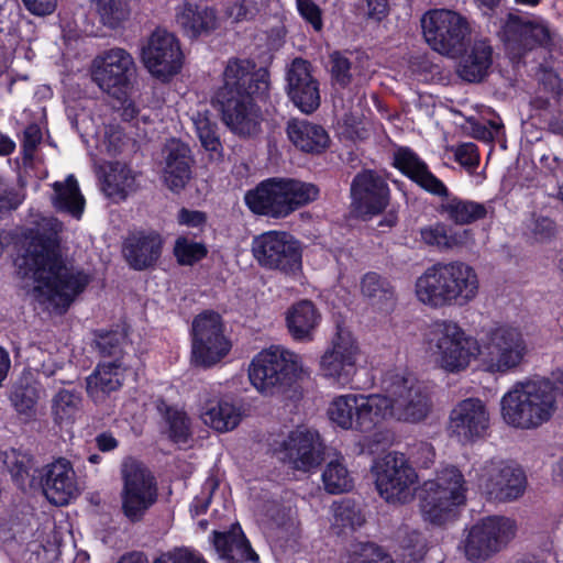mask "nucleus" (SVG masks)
<instances>
[{"label":"nucleus","instance_id":"obj_20","mask_svg":"<svg viewBox=\"0 0 563 563\" xmlns=\"http://www.w3.org/2000/svg\"><path fill=\"white\" fill-rule=\"evenodd\" d=\"M93 63L92 79L102 90L114 97L125 93L135 71L133 57L128 51L110 48Z\"/></svg>","mask_w":563,"mask_h":563},{"label":"nucleus","instance_id":"obj_23","mask_svg":"<svg viewBox=\"0 0 563 563\" xmlns=\"http://www.w3.org/2000/svg\"><path fill=\"white\" fill-rule=\"evenodd\" d=\"M164 240L155 230H134L122 243V254L129 267L134 271L153 268L163 253Z\"/></svg>","mask_w":563,"mask_h":563},{"label":"nucleus","instance_id":"obj_3","mask_svg":"<svg viewBox=\"0 0 563 563\" xmlns=\"http://www.w3.org/2000/svg\"><path fill=\"white\" fill-rule=\"evenodd\" d=\"M60 241L53 229L31 231L22 256L24 275L45 289L47 301L58 314L68 311L75 299L90 284V275L82 269L67 268L60 254Z\"/></svg>","mask_w":563,"mask_h":563},{"label":"nucleus","instance_id":"obj_51","mask_svg":"<svg viewBox=\"0 0 563 563\" xmlns=\"http://www.w3.org/2000/svg\"><path fill=\"white\" fill-rule=\"evenodd\" d=\"M95 346L103 357L117 356L122 352V334L117 330L95 331Z\"/></svg>","mask_w":563,"mask_h":563},{"label":"nucleus","instance_id":"obj_1","mask_svg":"<svg viewBox=\"0 0 563 563\" xmlns=\"http://www.w3.org/2000/svg\"><path fill=\"white\" fill-rule=\"evenodd\" d=\"M384 395L336 396L328 409L329 419L343 430L372 432L387 417L420 422L431 409L429 393L410 373L389 371L383 378Z\"/></svg>","mask_w":563,"mask_h":563},{"label":"nucleus","instance_id":"obj_40","mask_svg":"<svg viewBox=\"0 0 563 563\" xmlns=\"http://www.w3.org/2000/svg\"><path fill=\"white\" fill-rule=\"evenodd\" d=\"M192 123L201 146L208 152L221 153L223 146L213 114L209 110L197 111L192 115Z\"/></svg>","mask_w":563,"mask_h":563},{"label":"nucleus","instance_id":"obj_38","mask_svg":"<svg viewBox=\"0 0 563 563\" xmlns=\"http://www.w3.org/2000/svg\"><path fill=\"white\" fill-rule=\"evenodd\" d=\"M55 196L53 205L58 211L67 212L79 219L84 212L85 198L80 192L78 181L74 175H68L64 183L53 184Z\"/></svg>","mask_w":563,"mask_h":563},{"label":"nucleus","instance_id":"obj_44","mask_svg":"<svg viewBox=\"0 0 563 563\" xmlns=\"http://www.w3.org/2000/svg\"><path fill=\"white\" fill-rule=\"evenodd\" d=\"M103 25L118 29L130 15L129 0H95Z\"/></svg>","mask_w":563,"mask_h":563},{"label":"nucleus","instance_id":"obj_41","mask_svg":"<svg viewBox=\"0 0 563 563\" xmlns=\"http://www.w3.org/2000/svg\"><path fill=\"white\" fill-rule=\"evenodd\" d=\"M324 489L332 495L342 494L353 488V478L346 466L339 460L331 461L322 472Z\"/></svg>","mask_w":563,"mask_h":563},{"label":"nucleus","instance_id":"obj_62","mask_svg":"<svg viewBox=\"0 0 563 563\" xmlns=\"http://www.w3.org/2000/svg\"><path fill=\"white\" fill-rule=\"evenodd\" d=\"M42 141L41 129L36 124H30L23 132L21 146L24 157H32Z\"/></svg>","mask_w":563,"mask_h":563},{"label":"nucleus","instance_id":"obj_15","mask_svg":"<svg viewBox=\"0 0 563 563\" xmlns=\"http://www.w3.org/2000/svg\"><path fill=\"white\" fill-rule=\"evenodd\" d=\"M515 521L499 516L481 519L471 527L463 542L464 553L471 562H483L499 552L515 536Z\"/></svg>","mask_w":563,"mask_h":563},{"label":"nucleus","instance_id":"obj_31","mask_svg":"<svg viewBox=\"0 0 563 563\" xmlns=\"http://www.w3.org/2000/svg\"><path fill=\"white\" fill-rule=\"evenodd\" d=\"M321 313L313 301L300 299L286 311V327L290 336L297 342H311L321 322Z\"/></svg>","mask_w":563,"mask_h":563},{"label":"nucleus","instance_id":"obj_50","mask_svg":"<svg viewBox=\"0 0 563 563\" xmlns=\"http://www.w3.org/2000/svg\"><path fill=\"white\" fill-rule=\"evenodd\" d=\"M329 58L332 85L341 89L347 88L353 80L352 62L339 51L331 53Z\"/></svg>","mask_w":563,"mask_h":563},{"label":"nucleus","instance_id":"obj_54","mask_svg":"<svg viewBox=\"0 0 563 563\" xmlns=\"http://www.w3.org/2000/svg\"><path fill=\"white\" fill-rule=\"evenodd\" d=\"M262 515L268 525L279 529H284L290 521L289 509L277 500L265 501L262 506Z\"/></svg>","mask_w":563,"mask_h":563},{"label":"nucleus","instance_id":"obj_63","mask_svg":"<svg viewBox=\"0 0 563 563\" xmlns=\"http://www.w3.org/2000/svg\"><path fill=\"white\" fill-rule=\"evenodd\" d=\"M20 200L13 187L0 177V216L4 212L16 209Z\"/></svg>","mask_w":563,"mask_h":563},{"label":"nucleus","instance_id":"obj_14","mask_svg":"<svg viewBox=\"0 0 563 563\" xmlns=\"http://www.w3.org/2000/svg\"><path fill=\"white\" fill-rule=\"evenodd\" d=\"M140 56L147 71L162 82L179 74L185 59L178 37L159 27L143 43Z\"/></svg>","mask_w":563,"mask_h":563},{"label":"nucleus","instance_id":"obj_4","mask_svg":"<svg viewBox=\"0 0 563 563\" xmlns=\"http://www.w3.org/2000/svg\"><path fill=\"white\" fill-rule=\"evenodd\" d=\"M475 269L463 262L437 263L416 280V296L431 308L463 307L478 292Z\"/></svg>","mask_w":563,"mask_h":563},{"label":"nucleus","instance_id":"obj_12","mask_svg":"<svg viewBox=\"0 0 563 563\" xmlns=\"http://www.w3.org/2000/svg\"><path fill=\"white\" fill-rule=\"evenodd\" d=\"M421 27L432 49L445 55H461L466 51L471 27L465 16L448 9H434L423 14Z\"/></svg>","mask_w":563,"mask_h":563},{"label":"nucleus","instance_id":"obj_48","mask_svg":"<svg viewBox=\"0 0 563 563\" xmlns=\"http://www.w3.org/2000/svg\"><path fill=\"white\" fill-rule=\"evenodd\" d=\"M40 395L35 386L31 384H18L13 387L10 400L20 415L31 417L35 413Z\"/></svg>","mask_w":563,"mask_h":563},{"label":"nucleus","instance_id":"obj_30","mask_svg":"<svg viewBox=\"0 0 563 563\" xmlns=\"http://www.w3.org/2000/svg\"><path fill=\"white\" fill-rule=\"evenodd\" d=\"M216 550L227 563H258L260 556L253 550L241 526L234 523L230 530L213 532Z\"/></svg>","mask_w":563,"mask_h":563},{"label":"nucleus","instance_id":"obj_6","mask_svg":"<svg viewBox=\"0 0 563 563\" xmlns=\"http://www.w3.org/2000/svg\"><path fill=\"white\" fill-rule=\"evenodd\" d=\"M467 482L456 466H446L424 482L420 493L423 520L435 527L455 521L467 500Z\"/></svg>","mask_w":563,"mask_h":563},{"label":"nucleus","instance_id":"obj_37","mask_svg":"<svg viewBox=\"0 0 563 563\" xmlns=\"http://www.w3.org/2000/svg\"><path fill=\"white\" fill-rule=\"evenodd\" d=\"M439 197L445 199L440 205V212L455 224H471L484 219L487 214L483 203L462 199L452 195L449 189L446 196Z\"/></svg>","mask_w":563,"mask_h":563},{"label":"nucleus","instance_id":"obj_55","mask_svg":"<svg viewBox=\"0 0 563 563\" xmlns=\"http://www.w3.org/2000/svg\"><path fill=\"white\" fill-rule=\"evenodd\" d=\"M31 462V456L18 453L15 450H12L11 455H7L4 461L12 478L20 483H24L30 476Z\"/></svg>","mask_w":563,"mask_h":563},{"label":"nucleus","instance_id":"obj_10","mask_svg":"<svg viewBox=\"0 0 563 563\" xmlns=\"http://www.w3.org/2000/svg\"><path fill=\"white\" fill-rule=\"evenodd\" d=\"M121 477L123 483L120 493L122 514L130 522H140L157 501L156 478L147 466L133 457H129L122 463Z\"/></svg>","mask_w":563,"mask_h":563},{"label":"nucleus","instance_id":"obj_13","mask_svg":"<svg viewBox=\"0 0 563 563\" xmlns=\"http://www.w3.org/2000/svg\"><path fill=\"white\" fill-rule=\"evenodd\" d=\"M372 470L382 498L387 503L399 504L409 500L418 474L404 453L388 452L374 463Z\"/></svg>","mask_w":563,"mask_h":563},{"label":"nucleus","instance_id":"obj_58","mask_svg":"<svg viewBox=\"0 0 563 563\" xmlns=\"http://www.w3.org/2000/svg\"><path fill=\"white\" fill-rule=\"evenodd\" d=\"M421 239L424 243L438 247H451V238L448 235L446 227L443 223H437L421 229Z\"/></svg>","mask_w":563,"mask_h":563},{"label":"nucleus","instance_id":"obj_27","mask_svg":"<svg viewBox=\"0 0 563 563\" xmlns=\"http://www.w3.org/2000/svg\"><path fill=\"white\" fill-rule=\"evenodd\" d=\"M175 20L184 36L191 40L210 35L218 26V16L213 8L190 1H185L176 8Z\"/></svg>","mask_w":563,"mask_h":563},{"label":"nucleus","instance_id":"obj_17","mask_svg":"<svg viewBox=\"0 0 563 563\" xmlns=\"http://www.w3.org/2000/svg\"><path fill=\"white\" fill-rule=\"evenodd\" d=\"M350 196L351 213L364 221L384 213L391 199L387 181L373 169H363L353 177Z\"/></svg>","mask_w":563,"mask_h":563},{"label":"nucleus","instance_id":"obj_33","mask_svg":"<svg viewBox=\"0 0 563 563\" xmlns=\"http://www.w3.org/2000/svg\"><path fill=\"white\" fill-rule=\"evenodd\" d=\"M493 64V47L487 38L476 40L470 53L462 59L457 73L468 82H479Z\"/></svg>","mask_w":563,"mask_h":563},{"label":"nucleus","instance_id":"obj_34","mask_svg":"<svg viewBox=\"0 0 563 563\" xmlns=\"http://www.w3.org/2000/svg\"><path fill=\"white\" fill-rule=\"evenodd\" d=\"M156 409L164 421L167 439L172 443L187 444L192 439L191 419L184 408L169 405L165 399H158Z\"/></svg>","mask_w":563,"mask_h":563},{"label":"nucleus","instance_id":"obj_26","mask_svg":"<svg viewBox=\"0 0 563 563\" xmlns=\"http://www.w3.org/2000/svg\"><path fill=\"white\" fill-rule=\"evenodd\" d=\"M391 165L428 194L448 195L446 185L430 170L428 164L412 148L399 146L393 154Z\"/></svg>","mask_w":563,"mask_h":563},{"label":"nucleus","instance_id":"obj_28","mask_svg":"<svg viewBox=\"0 0 563 563\" xmlns=\"http://www.w3.org/2000/svg\"><path fill=\"white\" fill-rule=\"evenodd\" d=\"M527 477L518 465L503 464L494 471L486 483V492L492 499L511 501L523 495Z\"/></svg>","mask_w":563,"mask_h":563},{"label":"nucleus","instance_id":"obj_53","mask_svg":"<svg viewBox=\"0 0 563 563\" xmlns=\"http://www.w3.org/2000/svg\"><path fill=\"white\" fill-rule=\"evenodd\" d=\"M219 482L214 477H208L201 487V492L190 504V514L192 517L205 515L212 500L213 493L218 489Z\"/></svg>","mask_w":563,"mask_h":563},{"label":"nucleus","instance_id":"obj_36","mask_svg":"<svg viewBox=\"0 0 563 563\" xmlns=\"http://www.w3.org/2000/svg\"><path fill=\"white\" fill-rule=\"evenodd\" d=\"M123 368L119 360L99 363L87 377V393L92 398L109 396L123 385Z\"/></svg>","mask_w":563,"mask_h":563},{"label":"nucleus","instance_id":"obj_46","mask_svg":"<svg viewBox=\"0 0 563 563\" xmlns=\"http://www.w3.org/2000/svg\"><path fill=\"white\" fill-rule=\"evenodd\" d=\"M345 563H394L390 555L374 542H360L350 551Z\"/></svg>","mask_w":563,"mask_h":563},{"label":"nucleus","instance_id":"obj_61","mask_svg":"<svg viewBox=\"0 0 563 563\" xmlns=\"http://www.w3.org/2000/svg\"><path fill=\"white\" fill-rule=\"evenodd\" d=\"M356 7L364 10L365 18L378 22L388 14V0H360Z\"/></svg>","mask_w":563,"mask_h":563},{"label":"nucleus","instance_id":"obj_52","mask_svg":"<svg viewBox=\"0 0 563 563\" xmlns=\"http://www.w3.org/2000/svg\"><path fill=\"white\" fill-rule=\"evenodd\" d=\"M130 170L121 169L119 173L112 170L103 178V190L107 196L112 198L125 199L128 189L134 181V178L129 175Z\"/></svg>","mask_w":563,"mask_h":563},{"label":"nucleus","instance_id":"obj_25","mask_svg":"<svg viewBox=\"0 0 563 563\" xmlns=\"http://www.w3.org/2000/svg\"><path fill=\"white\" fill-rule=\"evenodd\" d=\"M38 477L43 494L54 505H67L77 494L76 474L66 459L60 457L43 466Z\"/></svg>","mask_w":563,"mask_h":563},{"label":"nucleus","instance_id":"obj_47","mask_svg":"<svg viewBox=\"0 0 563 563\" xmlns=\"http://www.w3.org/2000/svg\"><path fill=\"white\" fill-rule=\"evenodd\" d=\"M81 398L78 393L60 389L52 400V413L57 423L70 420L78 408Z\"/></svg>","mask_w":563,"mask_h":563},{"label":"nucleus","instance_id":"obj_60","mask_svg":"<svg viewBox=\"0 0 563 563\" xmlns=\"http://www.w3.org/2000/svg\"><path fill=\"white\" fill-rule=\"evenodd\" d=\"M208 221L207 213L200 210H190L185 207L180 208L177 213V222L179 225L187 228L203 230Z\"/></svg>","mask_w":563,"mask_h":563},{"label":"nucleus","instance_id":"obj_45","mask_svg":"<svg viewBox=\"0 0 563 563\" xmlns=\"http://www.w3.org/2000/svg\"><path fill=\"white\" fill-rule=\"evenodd\" d=\"M173 254L180 266H194L208 255V247L203 242L178 236L174 244Z\"/></svg>","mask_w":563,"mask_h":563},{"label":"nucleus","instance_id":"obj_16","mask_svg":"<svg viewBox=\"0 0 563 563\" xmlns=\"http://www.w3.org/2000/svg\"><path fill=\"white\" fill-rule=\"evenodd\" d=\"M528 353L522 333L512 327L501 325L487 334L483 361L490 373L506 374L518 368Z\"/></svg>","mask_w":563,"mask_h":563},{"label":"nucleus","instance_id":"obj_42","mask_svg":"<svg viewBox=\"0 0 563 563\" xmlns=\"http://www.w3.org/2000/svg\"><path fill=\"white\" fill-rule=\"evenodd\" d=\"M399 549L402 563H423L428 541L421 531L410 530L400 538Z\"/></svg>","mask_w":563,"mask_h":563},{"label":"nucleus","instance_id":"obj_64","mask_svg":"<svg viewBox=\"0 0 563 563\" xmlns=\"http://www.w3.org/2000/svg\"><path fill=\"white\" fill-rule=\"evenodd\" d=\"M22 2L31 14L37 16L49 15L57 7V0H22Z\"/></svg>","mask_w":563,"mask_h":563},{"label":"nucleus","instance_id":"obj_11","mask_svg":"<svg viewBox=\"0 0 563 563\" xmlns=\"http://www.w3.org/2000/svg\"><path fill=\"white\" fill-rule=\"evenodd\" d=\"M191 363L205 369L219 364L232 349L231 340L224 334L221 314L207 309L198 313L191 323Z\"/></svg>","mask_w":563,"mask_h":563},{"label":"nucleus","instance_id":"obj_59","mask_svg":"<svg viewBox=\"0 0 563 563\" xmlns=\"http://www.w3.org/2000/svg\"><path fill=\"white\" fill-rule=\"evenodd\" d=\"M454 159L464 167H477L479 164V153L477 145L472 142L457 145L454 151Z\"/></svg>","mask_w":563,"mask_h":563},{"label":"nucleus","instance_id":"obj_8","mask_svg":"<svg viewBox=\"0 0 563 563\" xmlns=\"http://www.w3.org/2000/svg\"><path fill=\"white\" fill-rule=\"evenodd\" d=\"M301 357L279 346H272L254 356L249 369L252 385L262 394L275 395L286 391L300 379Z\"/></svg>","mask_w":563,"mask_h":563},{"label":"nucleus","instance_id":"obj_56","mask_svg":"<svg viewBox=\"0 0 563 563\" xmlns=\"http://www.w3.org/2000/svg\"><path fill=\"white\" fill-rule=\"evenodd\" d=\"M256 3L252 0H228L225 14L234 22L250 21L257 14Z\"/></svg>","mask_w":563,"mask_h":563},{"label":"nucleus","instance_id":"obj_57","mask_svg":"<svg viewBox=\"0 0 563 563\" xmlns=\"http://www.w3.org/2000/svg\"><path fill=\"white\" fill-rule=\"evenodd\" d=\"M300 16L309 23L316 32L323 29L322 10L313 0H296Z\"/></svg>","mask_w":563,"mask_h":563},{"label":"nucleus","instance_id":"obj_24","mask_svg":"<svg viewBox=\"0 0 563 563\" xmlns=\"http://www.w3.org/2000/svg\"><path fill=\"white\" fill-rule=\"evenodd\" d=\"M282 446L288 462L298 471L309 472L323 461L324 445L318 431L292 430Z\"/></svg>","mask_w":563,"mask_h":563},{"label":"nucleus","instance_id":"obj_22","mask_svg":"<svg viewBox=\"0 0 563 563\" xmlns=\"http://www.w3.org/2000/svg\"><path fill=\"white\" fill-rule=\"evenodd\" d=\"M489 427V413L479 398L460 401L450 413L449 430L460 442L483 438Z\"/></svg>","mask_w":563,"mask_h":563},{"label":"nucleus","instance_id":"obj_21","mask_svg":"<svg viewBox=\"0 0 563 563\" xmlns=\"http://www.w3.org/2000/svg\"><path fill=\"white\" fill-rule=\"evenodd\" d=\"M286 81L288 98L302 113H313L320 107V85L309 60L296 57L287 69Z\"/></svg>","mask_w":563,"mask_h":563},{"label":"nucleus","instance_id":"obj_7","mask_svg":"<svg viewBox=\"0 0 563 563\" xmlns=\"http://www.w3.org/2000/svg\"><path fill=\"white\" fill-rule=\"evenodd\" d=\"M545 382L519 383L508 390L500 400L504 421L514 428L530 430L548 422L556 406Z\"/></svg>","mask_w":563,"mask_h":563},{"label":"nucleus","instance_id":"obj_32","mask_svg":"<svg viewBox=\"0 0 563 563\" xmlns=\"http://www.w3.org/2000/svg\"><path fill=\"white\" fill-rule=\"evenodd\" d=\"M287 135L290 142L305 153H323L330 144V136L324 128L308 120L289 121Z\"/></svg>","mask_w":563,"mask_h":563},{"label":"nucleus","instance_id":"obj_43","mask_svg":"<svg viewBox=\"0 0 563 563\" xmlns=\"http://www.w3.org/2000/svg\"><path fill=\"white\" fill-rule=\"evenodd\" d=\"M333 525L344 529L355 530L365 522V518L357 504L351 498H343L332 505Z\"/></svg>","mask_w":563,"mask_h":563},{"label":"nucleus","instance_id":"obj_19","mask_svg":"<svg viewBox=\"0 0 563 563\" xmlns=\"http://www.w3.org/2000/svg\"><path fill=\"white\" fill-rule=\"evenodd\" d=\"M357 341L351 332L338 329L331 346L320 360V373L341 386L347 385L356 371Z\"/></svg>","mask_w":563,"mask_h":563},{"label":"nucleus","instance_id":"obj_5","mask_svg":"<svg viewBox=\"0 0 563 563\" xmlns=\"http://www.w3.org/2000/svg\"><path fill=\"white\" fill-rule=\"evenodd\" d=\"M317 185L290 177H269L244 194L246 208L257 217L285 219L300 208L316 201Z\"/></svg>","mask_w":563,"mask_h":563},{"label":"nucleus","instance_id":"obj_18","mask_svg":"<svg viewBox=\"0 0 563 563\" xmlns=\"http://www.w3.org/2000/svg\"><path fill=\"white\" fill-rule=\"evenodd\" d=\"M479 352L477 340L467 335L456 322L443 321L439 325L435 354L440 367L444 371L459 373L465 369Z\"/></svg>","mask_w":563,"mask_h":563},{"label":"nucleus","instance_id":"obj_35","mask_svg":"<svg viewBox=\"0 0 563 563\" xmlns=\"http://www.w3.org/2000/svg\"><path fill=\"white\" fill-rule=\"evenodd\" d=\"M201 419L213 430L228 432L240 424L242 412L232 401L223 398L210 399L202 407Z\"/></svg>","mask_w":563,"mask_h":563},{"label":"nucleus","instance_id":"obj_2","mask_svg":"<svg viewBox=\"0 0 563 563\" xmlns=\"http://www.w3.org/2000/svg\"><path fill=\"white\" fill-rule=\"evenodd\" d=\"M269 71L249 58L231 57L222 74V85L214 91L212 106L228 130L242 139L262 130L263 113L258 102L269 97Z\"/></svg>","mask_w":563,"mask_h":563},{"label":"nucleus","instance_id":"obj_29","mask_svg":"<svg viewBox=\"0 0 563 563\" xmlns=\"http://www.w3.org/2000/svg\"><path fill=\"white\" fill-rule=\"evenodd\" d=\"M194 158L190 147L180 140H172L166 146L164 180L167 187L179 192L191 178Z\"/></svg>","mask_w":563,"mask_h":563},{"label":"nucleus","instance_id":"obj_9","mask_svg":"<svg viewBox=\"0 0 563 563\" xmlns=\"http://www.w3.org/2000/svg\"><path fill=\"white\" fill-rule=\"evenodd\" d=\"M252 254L266 271L290 278L302 273V244L289 232L271 230L254 236Z\"/></svg>","mask_w":563,"mask_h":563},{"label":"nucleus","instance_id":"obj_39","mask_svg":"<svg viewBox=\"0 0 563 563\" xmlns=\"http://www.w3.org/2000/svg\"><path fill=\"white\" fill-rule=\"evenodd\" d=\"M361 289L365 297L379 309H389L395 301V290L387 278L375 272L366 273L361 282Z\"/></svg>","mask_w":563,"mask_h":563},{"label":"nucleus","instance_id":"obj_49","mask_svg":"<svg viewBox=\"0 0 563 563\" xmlns=\"http://www.w3.org/2000/svg\"><path fill=\"white\" fill-rule=\"evenodd\" d=\"M120 563H144L140 556H123ZM153 563H208L205 558L188 548H175L172 551L162 553Z\"/></svg>","mask_w":563,"mask_h":563}]
</instances>
